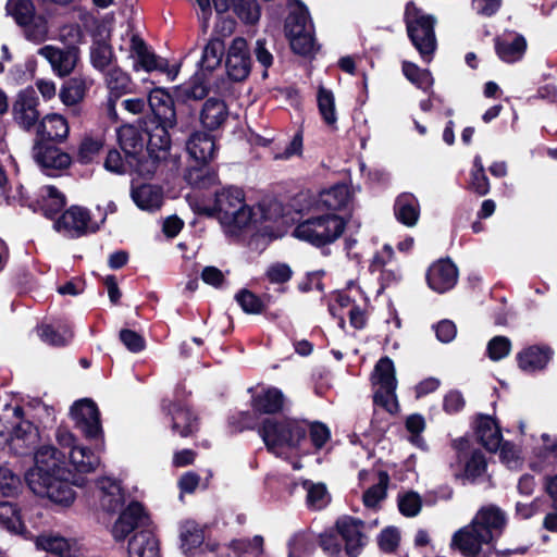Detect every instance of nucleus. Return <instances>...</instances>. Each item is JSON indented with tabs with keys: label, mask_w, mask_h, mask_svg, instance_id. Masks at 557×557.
I'll return each instance as SVG.
<instances>
[{
	"label": "nucleus",
	"mask_w": 557,
	"mask_h": 557,
	"mask_svg": "<svg viewBox=\"0 0 557 557\" xmlns=\"http://www.w3.org/2000/svg\"><path fill=\"white\" fill-rule=\"evenodd\" d=\"M35 466L25 474V481L34 494L47 497L62 506L75 499L72 486H84L86 479L74 475L67 468L64 453L52 445L40 446L34 455Z\"/></svg>",
	"instance_id": "nucleus-1"
},
{
	"label": "nucleus",
	"mask_w": 557,
	"mask_h": 557,
	"mask_svg": "<svg viewBox=\"0 0 557 557\" xmlns=\"http://www.w3.org/2000/svg\"><path fill=\"white\" fill-rule=\"evenodd\" d=\"M258 432L267 448L276 456H281L285 448L298 449L302 454L311 453L307 445L308 432L310 443L315 450H320L331 437V432L326 425L319 422L309 424L306 421L294 419L267 418L261 423Z\"/></svg>",
	"instance_id": "nucleus-2"
},
{
	"label": "nucleus",
	"mask_w": 557,
	"mask_h": 557,
	"mask_svg": "<svg viewBox=\"0 0 557 557\" xmlns=\"http://www.w3.org/2000/svg\"><path fill=\"white\" fill-rule=\"evenodd\" d=\"M505 512L494 505L482 507L472 521L459 529L451 539V546L466 557L479 556L493 548V542L506 525Z\"/></svg>",
	"instance_id": "nucleus-3"
},
{
	"label": "nucleus",
	"mask_w": 557,
	"mask_h": 557,
	"mask_svg": "<svg viewBox=\"0 0 557 557\" xmlns=\"http://www.w3.org/2000/svg\"><path fill=\"white\" fill-rule=\"evenodd\" d=\"M214 210L221 224L240 230L256 222V213L245 202V194L238 187L223 188L215 194Z\"/></svg>",
	"instance_id": "nucleus-4"
},
{
	"label": "nucleus",
	"mask_w": 557,
	"mask_h": 557,
	"mask_svg": "<svg viewBox=\"0 0 557 557\" xmlns=\"http://www.w3.org/2000/svg\"><path fill=\"white\" fill-rule=\"evenodd\" d=\"M405 23L412 45L419 51L421 58L430 62L437 44L434 32V16L422 12L413 2H408L405 9Z\"/></svg>",
	"instance_id": "nucleus-5"
},
{
	"label": "nucleus",
	"mask_w": 557,
	"mask_h": 557,
	"mask_svg": "<svg viewBox=\"0 0 557 557\" xmlns=\"http://www.w3.org/2000/svg\"><path fill=\"white\" fill-rule=\"evenodd\" d=\"M345 226L346 222L342 216L326 213L304 220L295 227L294 235L298 239L321 247L338 239Z\"/></svg>",
	"instance_id": "nucleus-6"
},
{
	"label": "nucleus",
	"mask_w": 557,
	"mask_h": 557,
	"mask_svg": "<svg viewBox=\"0 0 557 557\" xmlns=\"http://www.w3.org/2000/svg\"><path fill=\"white\" fill-rule=\"evenodd\" d=\"M117 140L121 149L127 156V162L133 166V161H136V173L149 176L156 172V160L144 153V137L138 128L133 125L121 126L117 129Z\"/></svg>",
	"instance_id": "nucleus-7"
},
{
	"label": "nucleus",
	"mask_w": 557,
	"mask_h": 557,
	"mask_svg": "<svg viewBox=\"0 0 557 557\" xmlns=\"http://www.w3.org/2000/svg\"><path fill=\"white\" fill-rule=\"evenodd\" d=\"M13 417L10 430V449L16 455H27L39 442L38 428L24 418V411L20 406L5 407V419Z\"/></svg>",
	"instance_id": "nucleus-8"
},
{
	"label": "nucleus",
	"mask_w": 557,
	"mask_h": 557,
	"mask_svg": "<svg viewBox=\"0 0 557 557\" xmlns=\"http://www.w3.org/2000/svg\"><path fill=\"white\" fill-rule=\"evenodd\" d=\"M373 384L376 386L374 403L392 411L396 405L397 380L394 362L388 358H381L374 368Z\"/></svg>",
	"instance_id": "nucleus-9"
},
{
	"label": "nucleus",
	"mask_w": 557,
	"mask_h": 557,
	"mask_svg": "<svg viewBox=\"0 0 557 557\" xmlns=\"http://www.w3.org/2000/svg\"><path fill=\"white\" fill-rule=\"evenodd\" d=\"M286 33L295 53L309 55L314 51L312 25L307 11L299 10L289 14L286 21Z\"/></svg>",
	"instance_id": "nucleus-10"
},
{
	"label": "nucleus",
	"mask_w": 557,
	"mask_h": 557,
	"mask_svg": "<svg viewBox=\"0 0 557 557\" xmlns=\"http://www.w3.org/2000/svg\"><path fill=\"white\" fill-rule=\"evenodd\" d=\"M58 232L71 238H77L99 230V223L92 221L87 209L72 206L58 219L54 224Z\"/></svg>",
	"instance_id": "nucleus-11"
},
{
	"label": "nucleus",
	"mask_w": 557,
	"mask_h": 557,
	"mask_svg": "<svg viewBox=\"0 0 557 557\" xmlns=\"http://www.w3.org/2000/svg\"><path fill=\"white\" fill-rule=\"evenodd\" d=\"M71 417L75 426L89 440L98 438L102 433L97 405L90 399H81L71 407Z\"/></svg>",
	"instance_id": "nucleus-12"
},
{
	"label": "nucleus",
	"mask_w": 557,
	"mask_h": 557,
	"mask_svg": "<svg viewBox=\"0 0 557 557\" xmlns=\"http://www.w3.org/2000/svg\"><path fill=\"white\" fill-rule=\"evenodd\" d=\"M39 100L33 88L21 90L13 102L12 113L14 122L25 131L39 124Z\"/></svg>",
	"instance_id": "nucleus-13"
},
{
	"label": "nucleus",
	"mask_w": 557,
	"mask_h": 557,
	"mask_svg": "<svg viewBox=\"0 0 557 557\" xmlns=\"http://www.w3.org/2000/svg\"><path fill=\"white\" fill-rule=\"evenodd\" d=\"M336 530L344 543V553L348 557H357L367 544L363 521L352 517H343L336 521Z\"/></svg>",
	"instance_id": "nucleus-14"
},
{
	"label": "nucleus",
	"mask_w": 557,
	"mask_h": 557,
	"mask_svg": "<svg viewBox=\"0 0 557 557\" xmlns=\"http://www.w3.org/2000/svg\"><path fill=\"white\" fill-rule=\"evenodd\" d=\"M37 53L49 62L52 72L59 77L69 76L75 70L79 60V49L74 46L61 49L52 45H46L39 48Z\"/></svg>",
	"instance_id": "nucleus-15"
},
{
	"label": "nucleus",
	"mask_w": 557,
	"mask_h": 557,
	"mask_svg": "<svg viewBox=\"0 0 557 557\" xmlns=\"http://www.w3.org/2000/svg\"><path fill=\"white\" fill-rule=\"evenodd\" d=\"M129 58L134 60L133 70L138 72L164 71L166 63L149 49L143 38L137 34L129 36Z\"/></svg>",
	"instance_id": "nucleus-16"
},
{
	"label": "nucleus",
	"mask_w": 557,
	"mask_h": 557,
	"mask_svg": "<svg viewBox=\"0 0 557 557\" xmlns=\"http://www.w3.org/2000/svg\"><path fill=\"white\" fill-rule=\"evenodd\" d=\"M250 55L247 41L242 37L233 39L226 57V71L228 76L237 82L245 79L250 73Z\"/></svg>",
	"instance_id": "nucleus-17"
},
{
	"label": "nucleus",
	"mask_w": 557,
	"mask_h": 557,
	"mask_svg": "<svg viewBox=\"0 0 557 557\" xmlns=\"http://www.w3.org/2000/svg\"><path fill=\"white\" fill-rule=\"evenodd\" d=\"M33 156L38 165L49 176H55L59 171L67 169L72 162L66 152L50 145L36 144Z\"/></svg>",
	"instance_id": "nucleus-18"
},
{
	"label": "nucleus",
	"mask_w": 557,
	"mask_h": 557,
	"mask_svg": "<svg viewBox=\"0 0 557 557\" xmlns=\"http://www.w3.org/2000/svg\"><path fill=\"white\" fill-rule=\"evenodd\" d=\"M426 281L434 292L445 293L456 285L458 269L449 259L438 260L429 268Z\"/></svg>",
	"instance_id": "nucleus-19"
},
{
	"label": "nucleus",
	"mask_w": 557,
	"mask_h": 557,
	"mask_svg": "<svg viewBox=\"0 0 557 557\" xmlns=\"http://www.w3.org/2000/svg\"><path fill=\"white\" fill-rule=\"evenodd\" d=\"M148 104L153 115L152 123L175 126L176 112L172 97L162 89L149 94Z\"/></svg>",
	"instance_id": "nucleus-20"
},
{
	"label": "nucleus",
	"mask_w": 557,
	"mask_h": 557,
	"mask_svg": "<svg viewBox=\"0 0 557 557\" xmlns=\"http://www.w3.org/2000/svg\"><path fill=\"white\" fill-rule=\"evenodd\" d=\"M147 521L144 508L139 503H131L120 515L112 528V535L116 541H123L136 528Z\"/></svg>",
	"instance_id": "nucleus-21"
},
{
	"label": "nucleus",
	"mask_w": 557,
	"mask_h": 557,
	"mask_svg": "<svg viewBox=\"0 0 557 557\" xmlns=\"http://www.w3.org/2000/svg\"><path fill=\"white\" fill-rule=\"evenodd\" d=\"M553 350L545 345H532L517 354L518 367L527 373L544 370L553 357Z\"/></svg>",
	"instance_id": "nucleus-22"
},
{
	"label": "nucleus",
	"mask_w": 557,
	"mask_h": 557,
	"mask_svg": "<svg viewBox=\"0 0 557 557\" xmlns=\"http://www.w3.org/2000/svg\"><path fill=\"white\" fill-rule=\"evenodd\" d=\"M98 498L100 507L108 512H114L124 503V495L119 481L103 476L97 481Z\"/></svg>",
	"instance_id": "nucleus-23"
},
{
	"label": "nucleus",
	"mask_w": 557,
	"mask_h": 557,
	"mask_svg": "<svg viewBox=\"0 0 557 557\" xmlns=\"http://www.w3.org/2000/svg\"><path fill=\"white\" fill-rule=\"evenodd\" d=\"M228 117V109L224 100L220 98H209L202 104L199 114L201 125L209 129L220 128Z\"/></svg>",
	"instance_id": "nucleus-24"
},
{
	"label": "nucleus",
	"mask_w": 557,
	"mask_h": 557,
	"mask_svg": "<svg viewBox=\"0 0 557 557\" xmlns=\"http://www.w3.org/2000/svg\"><path fill=\"white\" fill-rule=\"evenodd\" d=\"M65 206V196L52 185L40 188L38 199L28 203L34 211H40L46 216H52Z\"/></svg>",
	"instance_id": "nucleus-25"
},
{
	"label": "nucleus",
	"mask_w": 557,
	"mask_h": 557,
	"mask_svg": "<svg viewBox=\"0 0 557 557\" xmlns=\"http://www.w3.org/2000/svg\"><path fill=\"white\" fill-rule=\"evenodd\" d=\"M67 454L69 460H66V466L76 478L94 472L100 463L99 457L85 446L77 445Z\"/></svg>",
	"instance_id": "nucleus-26"
},
{
	"label": "nucleus",
	"mask_w": 557,
	"mask_h": 557,
	"mask_svg": "<svg viewBox=\"0 0 557 557\" xmlns=\"http://www.w3.org/2000/svg\"><path fill=\"white\" fill-rule=\"evenodd\" d=\"M131 196L136 206L146 211L159 210L163 203V190L152 184L133 186Z\"/></svg>",
	"instance_id": "nucleus-27"
},
{
	"label": "nucleus",
	"mask_w": 557,
	"mask_h": 557,
	"mask_svg": "<svg viewBox=\"0 0 557 557\" xmlns=\"http://www.w3.org/2000/svg\"><path fill=\"white\" fill-rule=\"evenodd\" d=\"M186 150L195 161L207 163L214 158L215 144L211 135L195 132L186 143Z\"/></svg>",
	"instance_id": "nucleus-28"
},
{
	"label": "nucleus",
	"mask_w": 557,
	"mask_h": 557,
	"mask_svg": "<svg viewBox=\"0 0 557 557\" xmlns=\"http://www.w3.org/2000/svg\"><path fill=\"white\" fill-rule=\"evenodd\" d=\"M475 433L480 443L490 451H496L503 443L500 429L491 416L478 417Z\"/></svg>",
	"instance_id": "nucleus-29"
},
{
	"label": "nucleus",
	"mask_w": 557,
	"mask_h": 557,
	"mask_svg": "<svg viewBox=\"0 0 557 557\" xmlns=\"http://www.w3.org/2000/svg\"><path fill=\"white\" fill-rule=\"evenodd\" d=\"M169 414L172 418V430L182 437L193 434L198 429L197 418L185 404H170Z\"/></svg>",
	"instance_id": "nucleus-30"
},
{
	"label": "nucleus",
	"mask_w": 557,
	"mask_h": 557,
	"mask_svg": "<svg viewBox=\"0 0 557 557\" xmlns=\"http://www.w3.org/2000/svg\"><path fill=\"white\" fill-rule=\"evenodd\" d=\"M35 333L42 343L53 347L65 346L73 337L70 327L61 323H41Z\"/></svg>",
	"instance_id": "nucleus-31"
},
{
	"label": "nucleus",
	"mask_w": 557,
	"mask_h": 557,
	"mask_svg": "<svg viewBox=\"0 0 557 557\" xmlns=\"http://www.w3.org/2000/svg\"><path fill=\"white\" fill-rule=\"evenodd\" d=\"M129 557H159V544L149 530L135 533L128 543Z\"/></svg>",
	"instance_id": "nucleus-32"
},
{
	"label": "nucleus",
	"mask_w": 557,
	"mask_h": 557,
	"mask_svg": "<svg viewBox=\"0 0 557 557\" xmlns=\"http://www.w3.org/2000/svg\"><path fill=\"white\" fill-rule=\"evenodd\" d=\"M396 219L406 226H414L420 216V205L412 194H401L394 205Z\"/></svg>",
	"instance_id": "nucleus-33"
},
{
	"label": "nucleus",
	"mask_w": 557,
	"mask_h": 557,
	"mask_svg": "<svg viewBox=\"0 0 557 557\" xmlns=\"http://www.w3.org/2000/svg\"><path fill=\"white\" fill-rule=\"evenodd\" d=\"M495 50L504 62L513 63L523 58L527 50V40L519 34H516L512 39L497 38Z\"/></svg>",
	"instance_id": "nucleus-34"
},
{
	"label": "nucleus",
	"mask_w": 557,
	"mask_h": 557,
	"mask_svg": "<svg viewBox=\"0 0 557 557\" xmlns=\"http://www.w3.org/2000/svg\"><path fill=\"white\" fill-rule=\"evenodd\" d=\"M285 397L281 389L267 387L252 399V407L261 413H276L284 408Z\"/></svg>",
	"instance_id": "nucleus-35"
},
{
	"label": "nucleus",
	"mask_w": 557,
	"mask_h": 557,
	"mask_svg": "<svg viewBox=\"0 0 557 557\" xmlns=\"http://www.w3.org/2000/svg\"><path fill=\"white\" fill-rule=\"evenodd\" d=\"M37 134L42 139L63 140L67 137L69 125L62 115L57 113L48 114L39 122Z\"/></svg>",
	"instance_id": "nucleus-36"
},
{
	"label": "nucleus",
	"mask_w": 557,
	"mask_h": 557,
	"mask_svg": "<svg viewBox=\"0 0 557 557\" xmlns=\"http://www.w3.org/2000/svg\"><path fill=\"white\" fill-rule=\"evenodd\" d=\"M89 86L86 77L74 76L63 84L59 97L65 106H75L84 99Z\"/></svg>",
	"instance_id": "nucleus-37"
},
{
	"label": "nucleus",
	"mask_w": 557,
	"mask_h": 557,
	"mask_svg": "<svg viewBox=\"0 0 557 557\" xmlns=\"http://www.w3.org/2000/svg\"><path fill=\"white\" fill-rule=\"evenodd\" d=\"M351 194L347 185L337 184L323 190L319 196V205L327 210L337 211L350 201Z\"/></svg>",
	"instance_id": "nucleus-38"
},
{
	"label": "nucleus",
	"mask_w": 557,
	"mask_h": 557,
	"mask_svg": "<svg viewBox=\"0 0 557 557\" xmlns=\"http://www.w3.org/2000/svg\"><path fill=\"white\" fill-rule=\"evenodd\" d=\"M104 83L110 91V97L115 99L131 91V76L119 66H113L106 72Z\"/></svg>",
	"instance_id": "nucleus-39"
},
{
	"label": "nucleus",
	"mask_w": 557,
	"mask_h": 557,
	"mask_svg": "<svg viewBox=\"0 0 557 557\" xmlns=\"http://www.w3.org/2000/svg\"><path fill=\"white\" fill-rule=\"evenodd\" d=\"M235 299L246 313H261L268 309L272 297L267 293L258 296L249 289L243 288L235 295Z\"/></svg>",
	"instance_id": "nucleus-40"
},
{
	"label": "nucleus",
	"mask_w": 557,
	"mask_h": 557,
	"mask_svg": "<svg viewBox=\"0 0 557 557\" xmlns=\"http://www.w3.org/2000/svg\"><path fill=\"white\" fill-rule=\"evenodd\" d=\"M185 180L196 188H209L216 184L218 175L206 163H201L197 166H190L185 173Z\"/></svg>",
	"instance_id": "nucleus-41"
},
{
	"label": "nucleus",
	"mask_w": 557,
	"mask_h": 557,
	"mask_svg": "<svg viewBox=\"0 0 557 557\" xmlns=\"http://www.w3.org/2000/svg\"><path fill=\"white\" fill-rule=\"evenodd\" d=\"M0 525L10 532L26 536L20 512L16 506L10 502H0Z\"/></svg>",
	"instance_id": "nucleus-42"
},
{
	"label": "nucleus",
	"mask_w": 557,
	"mask_h": 557,
	"mask_svg": "<svg viewBox=\"0 0 557 557\" xmlns=\"http://www.w3.org/2000/svg\"><path fill=\"white\" fill-rule=\"evenodd\" d=\"M319 112L326 125L336 128L337 114L334 94L320 86L317 95Z\"/></svg>",
	"instance_id": "nucleus-43"
},
{
	"label": "nucleus",
	"mask_w": 557,
	"mask_h": 557,
	"mask_svg": "<svg viewBox=\"0 0 557 557\" xmlns=\"http://www.w3.org/2000/svg\"><path fill=\"white\" fill-rule=\"evenodd\" d=\"M225 51V45L220 38H212L206 45L201 60L199 62L201 69L206 71H213L216 69L222 61V57Z\"/></svg>",
	"instance_id": "nucleus-44"
},
{
	"label": "nucleus",
	"mask_w": 557,
	"mask_h": 557,
	"mask_svg": "<svg viewBox=\"0 0 557 557\" xmlns=\"http://www.w3.org/2000/svg\"><path fill=\"white\" fill-rule=\"evenodd\" d=\"M203 539V531L195 521H186L181 527V546L186 555L199 547Z\"/></svg>",
	"instance_id": "nucleus-45"
},
{
	"label": "nucleus",
	"mask_w": 557,
	"mask_h": 557,
	"mask_svg": "<svg viewBox=\"0 0 557 557\" xmlns=\"http://www.w3.org/2000/svg\"><path fill=\"white\" fill-rule=\"evenodd\" d=\"M389 476L386 472L377 473V482L369 487L363 494V504L369 509H376L380 503L386 497V490Z\"/></svg>",
	"instance_id": "nucleus-46"
},
{
	"label": "nucleus",
	"mask_w": 557,
	"mask_h": 557,
	"mask_svg": "<svg viewBox=\"0 0 557 557\" xmlns=\"http://www.w3.org/2000/svg\"><path fill=\"white\" fill-rule=\"evenodd\" d=\"M5 10L20 26H27L35 15V7L30 0H8Z\"/></svg>",
	"instance_id": "nucleus-47"
},
{
	"label": "nucleus",
	"mask_w": 557,
	"mask_h": 557,
	"mask_svg": "<svg viewBox=\"0 0 557 557\" xmlns=\"http://www.w3.org/2000/svg\"><path fill=\"white\" fill-rule=\"evenodd\" d=\"M36 546L60 557H71V543L57 535H40L36 537Z\"/></svg>",
	"instance_id": "nucleus-48"
},
{
	"label": "nucleus",
	"mask_w": 557,
	"mask_h": 557,
	"mask_svg": "<svg viewBox=\"0 0 557 557\" xmlns=\"http://www.w3.org/2000/svg\"><path fill=\"white\" fill-rule=\"evenodd\" d=\"M302 486L307 492V505L315 510L324 508L330 502V495L324 484L304 481Z\"/></svg>",
	"instance_id": "nucleus-49"
},
{
	"label": "nucleus",
	"mask_w": 557,
	"mask_h": 557,
	"mask_svg": "<svg viewBox=\"0 0 557 557\" xmlns=\"http://www.w3.org/2000/svg\"><path fill=\"white\" fill-rule=\"evenodd\" d=\"M393 255L394 251L392 247L385 246L383 248L382 253H377L373 258L371 267L374 271L381 270L382 287L391 285L392 283L398 281V278L400 277V274L397 270L383 269L384 264L386 263V259L389 260L393 257Z\"/></svg>",
	"instance_id": "nucleus-50"
},
{
	"label": "nucleus",
	"mask_w": 557,
	"mask_h": 557,
	"mask_svg": "<svg viewBox=\"0 0 557 557\" xmlns=\"http://www.w3.org/2000/svg\"><path fill=\"white\" fill-rule=\"evenodd\" d=\"M114 59L111 46L103 41L97 40L90 47V62L95 69L103 72L109 67Z\"/></svg>",
	"instance_id": "nucleus-51"
},
{
	"label": "nucleus",
	"mask_w": 557,
	"mask_h": 557,
	"mask_svg": "<svg viewBox=\"0 0 557 557\" xmlns=\"http://www.w3.org/2000/svg\"><path fill=\"white\" fill-rule=\"evenodd\" d=\"M173 126H165L161 124H156L154 127L146 126V132L148 134V147L151 150H163L166 151L170 148L171 139L169 135V128Z\"/></svg>",
	"instance_id": "nucleus-52"
},
{
	"label": "nucleus",
	"mask_w": 557,
	"mask_h": 557,
	"mask_svg": "<svg viewBox=\"0 0 557 557\" xmlns=\"http://www.w3.org/2000/svg\"><path fill=\"white\" fill-rule=\"evenodd\" d=\"M404 75L421 89H429L433 84V78L428 70H422L414 63L405 61L403 63Z\"/></svg>",
	"instance_id": "nucleus-53"
},
{
	"label": "nucleus",
	"mask_w": 557,
	"mask_h": 557,
	"mask_svg": "<svg viewBox=\"0 0 557 557\" xmlns=\"http://www.w3.org/2000/svg\"><path fill=\"white\" fill-rule=\"evenodd\" d=\"M313 549L311 534L299 532L293 535L288 542V557H305Z\"/></svg>",
	"instance_id": "nucleus-54"
},
{
	"label": "nucleus",
	"mask_w": 557,
	"mask_h": 557,
	"mask_svg": "<svg viewBox=\"0 0 557 557\" xmlns=\"http://www.w3.org/2000/svg\"><path fill=\"white\" fill-rule=\"evenodd\" d=\"M231 548L238 555L261 557L263 554V537L255 535L250 540H234L231 543Z\"/></svg>",
	"instance_id": "nucleus-55"
},
{
	"label": "nucleus",
	"mask_w": 557,
	"mask_h": 557,
	"mask_svg": "<svg viewBox=\"0 0 557 557\" xmlns=\"http://www.w3.org/2000/svg\"><path fill=\"white\" fill-rule=\"evenodd\" d=\"M486 470V460L480 450H473L470 457L466 460L465 476L471 482H475L484 474Z\"/></svg>",
	"instance_id": "nucleus-56"
},
{
	"label": "nucleus",
	"mask_w": 557,
	"mask_h": 557,
	"mask_svg": "<svg viewBox=\"0 0 557 557\" xmlns=\"http://www.w3.org/2000/svg\"><path fill=\"white\" fill-rule=\"evenodd\" d=\"M24 27V35L27 40L39 45L48 38V23L41 17H33V20Z\"/></svg>",
	"instance_id": "nucleus-57"
},
{
	"label": "nucleus",
	"mask_w": 557,
	"mask_h": 557,
	"mask_svg": "<svg viewBox=\"0 0 557 557\" xmlns=\"http://www.w3.org/2000/svg\"><path fill=\"white\" fill-rule=\"evenodd\" d=\"M425 428V422L422 416L420 414H411L406 420V429L411 434L409 437V441L414 446L425 449V442L423 437L421 436V433L423 432Z\"/></svg>",
	"instance_id": "nucleus-58"
},
{
	"label": "nucleus",
	"mask_w": 557,
	"mask_h": 557,
	"mask_svg": "<svg viewBox=\"0 0 557 557\" xmlns=\"http://www.w3.org/2000/svg\"><path fill=\"white\" fill-rule=\"evenodd\" d=\"M103 143L101 139L85 137L78 148L77 160L83 164L91 162L100 152Z\"/></svg>",
	"instance_id": "nucleus-59"
},
{
	"label": "nucleus",
	"mask_w": 557,
	"mask_h": 557,
	"mask_svg": "<svg viewBox=\"0 0 557 557\" xmlns=\"http://www.w3.org/2000/svg\"><path fill=\"white\" fill-rule=\"evenodd\" d=\"M106 170L115 174H125L128 171H134L136 168V161H133V166L127 162V156L125 160L122 158L117 150H110L104 161Z\"/></svg>",
	"instance_id": "nucleus-60"
},
{
	"label": "nucleus",
	"mask_w": 557,
	"mask_h": 557,
	"mask_svg": "<svg viewBox=\"0 0 557 557\" xmlns=\"http://www.w3.org/2000/svg\"><path fill=\"white\" fill-rule=\"evenodd\" d=\"M422 507V500L418 493L406 492L398 497L399 511L406 517L417 516Z\"/></svg>",
	"instance_id": "nucleus-61"
},
{
	"label": "nucleus",
	"mask_w": 557,
	"mask_h": 557,
	"mask_svg": "<svg viewBox=\"0 0 557 557\" xmlns=\"http://www.w3.org/2000/svg\"><path fill=\"white\" fill-rule=\"evenodd\" d=\"M487 356L493 361H499L511 351V342L506 336H495L487 344Z\"/></svg>",
	"instance_id": "nucleus-62"
},
{
	"label": "nucleus",
	"mask_w": 557,
	"mask_h": 557,
	"mask_svg": "<svg viewBox=\"0 0 557 557\" xmlns=\"http://www.w3.org/2000/svg\"><path fill=\"white\" fill-rule=\"evenodd\" d=\"M21 479L7 467L0 468V494L3 496H12L21 487Z\"/></svg>",
	"instance_id": "nucleus-63"
},
{
	"label": "nucleus",
	"mask_w": 557,
	"mask_h": 557,
	"mask_svg": "<svg viewBox=\"0 0 557 557\" xmlns=\"http://www.w3.org/2000/svg\"><path fill=\"white\" fill-rule=\"evenodd\" d=\"M320 546L330 557H339L343 554L342 541L336 529L320 535Z\"/></svg>",
	"instance_id": "nucleus-64"
}]
</instances>
